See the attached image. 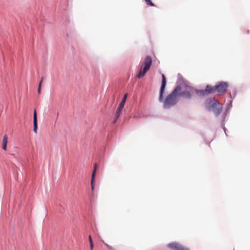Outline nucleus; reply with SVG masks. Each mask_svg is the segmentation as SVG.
<instances>
[{
	"label": "nucleus",
	"mask_w": 250,
	"mask_h": 250,
	"mask_svg": "<svg viewBox=\"0 0 250 250\" xmlns=\"http://www.w3.org/2000/svg\"><path fill=\"white\" fill-rule=\"evenodd\" d=\"M167 247L172 250H188V249L184 247L177 242H172L167 245Z\"/></svg>",
	"instance_id": "10"
},
{
	"label": "nucleus",
	"mask_w": 250,
	"mask_h": 250,
	"mask_svg": "<svg viewBox=\"0 0 250 250\" xmlns=\"http://www.w3.org/2000/svg\"><path fill=\"white\" fill-rule=\"evenodd\" d=\"M105 150V147L104 144H103V146H100L99 148H97V149L95 148V154L93 156L94 158L99 161L101 160L104 156Z\"/></svg>",
	"instance_id": "9"
},
{
	"label": "nucleus",
	"mask_w": 250,
	"mask_h": 250,
	"mask_svg": "<svg viewBox=\"0 0 250 250\" xmlns=\"http://www.w3.org/2000/svg\"><path fill=\"white\" fill-rule=\"evenodd\" d=\"M206 109L208 112H212L216 117L219 116L223 110V104L214 97L208 98L204 103Z\"/></svg>",
	"instance_id": "2"
},
{
	"label": "nucleus",
	"mask_w": 250,
	"mask_h": 250,
	"mask_svg": "<svg viewBox=\"0 0 250 250\" xmlns=\"http://www.w3.org/2000/svg\"><path fill=\"white\" fill-rule=\"evenodd\" d=\"M227 117V116H225V115H224L223 114L222 115L221 121V122H220L221 126H224V125H225V122L227 121V119H226Z\"/></svg>",
	"instance_id": "16"
},
{
	"label": "nucleus",
	"mask_w": 250,
	"mask_h": 250,
	"mask_svg": "<svg viewBox=\"0 0 250 250\" xmlns=\"http://www.w3.org/2000/svg\"><path fill=\"white\" fill-rule=\"evenodd\" d=\"M103 243L105 245V246L107 247V248L108 249V250H114L113 248L109 245L108 244L104 243V242H103Z\"/></svg>",
	"instance_id": "20"
},
{
	"label": "nucleus",
	"mask_w": 250,
	"mask_h": 250,
	"mask_svg": "<svg viewBox=\"0 0 250 250\" xmlns=\"http://www.w3.org/2000/svg\"><path fill=\"white\" fill-rule=\"evenodd\" d=\"M83 217L85 223H91V221L93 219V216L90 211H89L87 213V215L83 214Z\"/></svg>",
	"instance_id": "14"
},
{
	"label": "nucleus",
	"mask_w": 250,
	"mask_h": 250,
	"mask_svg": "<svg viewBox=\"0 0 250 250\" xmlns=\"http://www.w3.org/2000/svg\"><path fill=\"white\" fill-rule=\"evenodd\" d=\"M43 77H42L39 83V87L40 86H42V84L43 83Z\"/></svg>",
	"instance_id": "24"
},
{
	"label": "nucleus",
	"mask_w": 250,
	"mask_h": 250,
	"mask_svg": "<svg viewBox=\"0 0 250 250\" xmlns=\"http://www.w3.org/2000/svg\"><path fill=\"white\" fill-rule=\"evenodd\" d=\"M126 100V96H125L123 99L122 100V101L120 103H123V104H125V102Z\"/></svg>",
	"instance_id": "23"
},
{
	"label": "nucleus",
	"mask_w": 250,
	"mask_h": 250,
	"mask_svg": "<svg viewBox=\"0 0 250 250\" xmlns=\"http://www.w3.org/2000/svg\"><path fill=\"white\" fill-rule=\"evenodd\" d=\"M98 167V164L97 163H95L94 164V169L92 172V179L91 181V191L89 192L88 193V196L89 198V200L91 204H92V202L94 201V190L95 188V183H94V176L96 173V170L97 169V167Z\"/></svg>",
	"instance_id": "8"
},
{
	"label": "nucleus",
	"mask_w": 250,
	"mask_h": 250,
	"mask_svg": "<svg viewBox=\"0 0 250 250\" xmlns=\"http://www.w3.org/2000/svg\"><path fill=\"white\" fill-rule=\"evenodd\" d=\"M237 91L236 89L234 88L232 91V93L231 94V93H230L229 94V98L230 99L229 100H232V101H233V100L234 99L237 95Z\"/></svg>",
	"instance_id": "15"
},
{
	"label": "nucleus",
	"mask_w": 250,
	"mask_h": 250,
	"mask_svg": "<svg viewBox=\"0 0 250 250\" xmlns=\"http://www.w3.org/2000/svg\"><path fill=\"white\" fill-rule=\"evenodd\" d=\"M88 238H89V241L91 249L92 250L94 247V243H93V242L92 240V238L90 235H89Z\"/></svg>",
	"instance_id": "19"
},
{
	"label": "nucleus",
	"mask_w": 250,
	"mask_h": 250,
	"mask_svg": "<svg viewBox=\"0 0 250 250\" xmlns=\"http://www.w3.org/2000/svg\"><path fill=\"white\" fill-rule=\"evenodd\" d=\"M232 102L233 101L232 100H229V102L227 104L225 109L230 110L232 106Z\"/></svg>",
	"instance_id": "17"
},
{
	"label": "nucleus",
	"mask_w": 250,
	"mask_h": 250,
	"mask_svg": "<svg viewBox=\"0 0 250 250\" xmlns=\"http://www.w3.org/2000/svg\"><path fill=\"white\" fill-rule=\"evenodd\" d=\"M249 30H248V31H247V33H248V34L249 33Z\"/></svg>",
	"instance_id": "27"
},
{
	"label": "nucleus",
	"mask_w": 250,
	"mask_h": 250,
	"mask_svg": "<svg viewBox=\"0 0 250 250\" xmlns=\"http://www.w3.org/2000/svg\"><path fill=\"white\" fill-rule=\"evenodd\" d=\"M60 12L62 13H61V15L62 17L61 22L62 23V25L64 26V27L66 28V37H68L70 35V32L68 31V29H71V26L70 25L67 13L65 11L64 9H63V11H61Z\"/></svg>",
	"instance_id": "7"
},
{
	"label": "nucleus",
	"mask_w": 250,
	"mask_h": 250,
	"mask_svg": "<svg viewBox=\"0 0 250 250\" xmlns=\"http://www.w3.org/2000/svg\"><path fill=\"white\" fill-rule=\"evenodd\" d=\"M188 89L191 95V98L193 96L194 93L200 96H205L209 94H213L216 92V90L214 86H212L210 84H207L204 89H198L195 88L192 86L188 84Z\"/></svg>",
	"instance_id": "3"
},
{
	"label": "nucleus",
	"mask_w": 250,
	"mask_h": 250,
	"mask_svg": "<svg viewBox=\"0 0 250 250\" xmlns=\"http://www.w3.org/2000/svg\"><path fill=\"white\" fill-rule=\"evenodd\" d=\"M43 16H42L39 19L36 18L30 21V24L32 29L37 28L40 32H43V26H45V24H47Z\"/></svg>",
	"instance_id": "5"
},
{
	"label": "nucleus",
	"mask_w": 250,
	"mask_h": 250,
	"mask_svg": "<svg viewBox=\"0 0 250 250\" xmlns=\"http://www.w3.org/2000/svg\"><path fill=\"white\" fill-rule=\"evenodd\" d=\"M8 144V136L7 135H4L2 138L1 148L4 151L7 150V146Z\"/></svg>",
	"instance_id": "13"
},
{
	"label": "nucleus",
	"mask_w": 250,
	"mask_h": 250,
	"mask_svg": "<svg viewBox=\"0 0 250 250\" xmlns=\"http://www.w3.org/2000/svg\"><path fill=\"white\" fill-rule=\"evenodd\" d=\"M41 88H42V86H40L38 87V93L39 94H40L41 92Z\"/></svg>",
	"instance_id": "26"
},
{
	"label": "nucleus",
	"mask_w": 250,
	"mask_h": 250,
	"mask_svg": "<svg viewBox=\"0 0 250 250\" xmlns=\"http://www.w3.org/2000/svg\"><path fill=\"white\" fill-rule=\"evenodd\" d=\"M146 4L150 6L155 7V5L154 3H153L151 0H145Z\"/></svg>",
	"instance_id": "18"
},
{
	"label": "nucleus",
	"mask_w": 250,
	"mask_h": 250,
	"mask_svg": "<svg viewBox=\"0 0 250 250\" xmlns=\"http://www.w3.org/2000/svg\"><path fill=\"white\" fill-rule=\"evenodd\" d=\"M124 106L125 105L123 104V103H120L118 105L113 120V123L114 124H115L117 122V120L122 114V111Z\"/></svg>",
	"instance_id": "11"
},
{
	"label": "nucleus",
	"mask_w": 250,
	"mask_h": 250,
	"mask_svg": "<svg viewBox=\"0 0 250 250\" xmlns=\"http://www.w3.org/2000/svg\"><path fill=\"white\" fill-rule=\"evenodd\" d=\"M221 127L222 128V129H223L225 134L226 136H227V133L226 132V131H227V128L225 127V125H224V126H221Z\"/></svg>",
	"instance_id": "25"
},
{
	"label": "nucleus",
	"mask_w": 250,
	"mask_h": 250,
	"mask_svg": "<svg viewBox=\"0 0 250 250\" xmlns=\"http://www.w3.org/2000/svg\"><path fill=\"white\" fill-rule=\"evenodd\" d=\"M162 80L159 89L158 101L163 104V107L168 109L174 107L179 102V98L183 97L187 100L191 99V95L188 89L189 82L185 80L182 75L178 73L176 85L173 90L165 97L167 79L165 75L162 74Z\"/></svg>",
	"instance_id": "1"
},
{
	"label": "nucleus",
	"mask_w": 250,
	"mask_h": 250,
	"mask_svg": "<svg viewBox=\"0 0 250 250\" xmlns=\"http://www.w3.org/2000/svg\"><path fill=\"white\" fill-rule=\"evenodd\" d=\"M38 129V125L37 114L36 110H34V114H33V131L35 133H37Z\"/></svg>",
	"instance_id": "12"
},
{
	"label": "nucleus",
	"mask_w": 250,
	"mask_h": 250,
	"mask_svg": "<svg viewBox=\"0 0 250 250\" xmlns=\"http://www.w3.org/2000/svg\"><path fill=\"white\" fill-rule=\"evenodd\" d=\"M229 110L225 109V110L223 113V115L228 116L229 115Z\"/></svg>",
	"instance_id": "21"
},
{
	"label": "nucleus",
	"mask_w": 250,
	"mask_h": 250,
	"mask_svg": "<svg viewBox=\"0 0 250 250\" xmlns=\"http://www.w3.org/2000/svg\"><path fill=\"white\" fill-rule=\"evenodd\" d=\"M126 100V96H125L123 99L122 100V101L120 103H123V104H125V102Z\"/></svg>",
	"instance_id": "22"
},
{
	"label": "nucleus",
	"mask_w": 250,
	"mask_h": 250,
	"mask_svg": "<svg viewBox=\"0 0 250 250\" xmlns=\"http://www.w3.org/2000/svg\"><path fill=\"white\" fill-rule=\"evenodd\" d=\"M229 86V83L226 81H219L215 85L217 93L221 96H224Z\"/></svg>",
	"instance_id": "6"
},
{
	"label": "nucleus",
	"mask_w": 250,
	"mask_h": 250,
	"mask_svg": "<svg viewBox=\"0 0 250 250\" xmlns=\"http://www.w3.org/2000/svg\"><path fill=\"white\" fill-rule=\"evenodd\" d=\"M152 62L151 56L148 55H146L142 64V67L137 74L136 77L137 78L141 79L146 75V73L150 70Z\"/></svg>",
	"instance_id": "4"
}]
</instances>
